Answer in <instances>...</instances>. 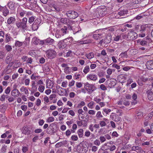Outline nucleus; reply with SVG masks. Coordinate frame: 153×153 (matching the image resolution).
<instances>
[{
  "mask_svg": "<svg viewBox=\"0 0 153 153\" xmlns=\"http://www.w3.org/2000/svg\"><path fill=\"white\" fill-rule=\"evenodd\" d=\"M27 19L26 17H24L21 22H16V24L18 28H22L23 30L27 29Z\"/></svg>",
  "mask_w": 153,
  "mask_h": 153,
  "instance_id": "nucleus-1",
  "label": "nucleus"
},
{
  "mask_svg": "<svg viewBox=\"0 0 153 153\" xmlns=\"http://www.w3.org/2000/svg\"><path fill=\"white\" fill-rule=\"evenodd\" d=\"M66 15L68 19H73L78 16V13L73 10H70L66 12Z\"/></svg>",
  "mask_w": 153,
  "mask_h": 153,
  "instance_id": "nucleus-2",
  "label": "nucleus"
},
{
  "mask_svg": "<svg viewBox=\"0 0 153 153\" xmlns=\"http://www.w3.org/2000/svg\"><path fill=\"white\" fill-rule=\"evenodd\" d=\"M84 85L85 88L89 94L92 93L96 89L94 85L90 84L87 82L85 83Z\"/></svg>",
  "mask_w": 153,
  "mask_h": 153,
  "instance_id": "nucleus-3",
  "label": "nucleus"
},
{
  "mask_svg": "<svg viewBox=\"0 0 153 153\" xmlns=\"http://www.w3.org/2000/svg\"><path fill=\"white\" fill-rule=\"evenodd\" d=\"M137 36V33L134 32L133 30H131L128 33L127 39L128 40H133L136 39Z\"/></svg>",
  "mask_w": 153,
  "mask_h": 153,
  "instance_id": "nucleus-4",
  "label": "nucleus"
},
{
  "mask_svg": "<svg viewBox=\"0 0 153 153\" xmlns=\"http://www.w3.org/2000/svg\"><path fill=\"white\" fill-rule=\"evenodd\" d=\"M41 23V20L40 19L37 18L32 25V28L34 31L36 30L39 27V26Z\"/></svg>",
  "mask_w": 153,
  "mask_h": 153,
  "instance_id": "nucleus-5",
  "label": "nucleus"
},
{
  "mask_svg": "<svg viewBox=\"0 0 153 153\" xmlns=\"http://www.w3.org/2000/svg\"><path fill=\"white\" fill-rule=\"evenodd\" d=\"M46 53L48 57L50 59H53L55 57L56 54V52L55 51L52 50H47Z\"/></svg>",
  "mask_w": 153,
  "mask_h": 153,
  "instance_id": "nucleus-6",
  "label": "nucleus"
},
{
  "mask_svg": "<svg viewBox=\"0 0 153 153\" xmlns=\"http://www.w3.org/2000/svg\"><path fill=\"white\" fill-rule=\"evenodd\" d=\"M71 39V38L65 39L64 40H61L59 42L58 44L59 48L60 49L65 48L67 45V44H65L66 41H68V40Z\"/></svg>",
  "mask_w": 153,
  "mask_h": 153,
  "instance_id": "nucleus-7",
  "label": "nucleus"
},
{
  "mask_svg": "<svg viewBox=\"0 0 153 153\" xmlns=\"http://www.w3.org/2000/svg\"><path fill=\"white\" fill-rule=\"evenodd\" d=\"M54 126L56 127V125L55 123H53L50 124L47 129V133L50 134L54 133L56 131Z\"/></svg>",
  "mask_w": 153,
  "mask_h": 153,
  "instance_id": "nucleus-8",
  "label": "nucleus"
},
{
  "mask_svg": "<svg viewBox=\"0 0 153 153\" xmlns=\"http://www.w3.org/2000/svg\"><path fill=\"white\" fill-rule=\"evenodd\" d=\"M16 87L17 86L16 85H14V88L11 93V95L15 97H18L20 94L19 91L16 88Z\"/></svg>",
  "mask_w": 153,
  "mask_h": 153,
  "instance_id": "nucleus-9",
  "label": "nucleus"
},
{
  "mask_svg": "<svg viewBox=\"0 0 153 153\" xmlns=\"http://www.w3.org/2000/svg\"><path fill=\"white\" fill-rule=\"evenodd\" d=\"M146 66L147 69L149 70L153 69V60L148 61L146 63Z\"/></svg>",
  "mask_w": 153,
  "mask_h": 153,
  "instance_id": "nucleus-10",
  "label": "nucleus"
},
{
  "mask_svg": "<svg viewBox=\"0 0 153 153\" xmlns=\"http://www.w3.org/2000/svg\"><path fill=\"white\" fill-rule=\"evenodd\" d=\"M146 93L148 94V98L149 100L152 101L153 100V90H148L146 91Z\"/></svg>",
  "mask_w": 153,
  "mask_h": 153,
  "instance_id": "nucleus-11",
  "label": "nucleus"
},
{
  "mask_svg": "<svg viewBox=\"0 0 153 153\" xmlns=\"http://www.w3.org/2000/svg\"><path fill=\"white\" fill-rule=\"evenodd\" d=\"M22 133L25 134H30L31 132L30 130L27 126L23 127L22 128Z\"/></svg>",
  "mask_w": 153,
  "mask_h": 153,
  "instance_id": "nucleus-12",
  "label": "nucleus"
},
{
  "mask_svg": "<svg viewBox=\"0 0 153 153\" xmlns=\"http://www.w3.org/2000/svg\"><path fill=\"white\" fill-rule=\"evenodd\" d=\"M13 55L12 54H9L6 57L5 59V62L6 64H8L10 62H12Z\"/></svg>",
  "mask_w": 153,
  "mask_h": 153,
  "instance_id": "nucleus-13",
  "label": "nucleus"
},
{
  "mask_svg": "<svg viewBox=\"0 0 153 153\" xmlns=\"http://www.w3.org/2000/svg\"><path fill=\"white\" fill-rule=\"evenodd\" d=\"M87 78L89 79L90 80L93 81H96L97 79V76L93 74H89L87 76Z\"/></svg>",
  "mask_w": 153,
  "mask_h": 153,
  "instance_id": "nucleus-14",
  "label": "nucleus"
},
{
  "mask_svg": "<svg viewBox=\"0 0 153 153\" xmlns=\"http://www.w3.org/2000/svg\"><path fill=\"white\" fill-rule=\"evenodd\" d=\"M45 43L47 44L51 45L53 44L55 41L54 40L50 37H49L45 39Z\"/></svg>",
  "mask_w": 153,
  "mask_h": 153,
  "instance_id": "nucleus-15",
  "label": "nucleus"
},
{
  "mask_svg": "<svg viewBox=\"0 0 153 153\" xmlns=\"http://www.w3.org/2000/svg\"><path fill=\"white\" fill-rule=\"evenodd\" d=\"M139 50L144 51L146 52L148 51L151 48L149 46H143L142 47H139Z\"/></svg>",
  "mask_w": 153,
  "mask_h": 153,
  "instance_id": "nucleus-16",
  "label": "nucleus"
},
{
  "mask_svg": "<svg viewBox=\"0 0 153 153\" xmlns=\"http://www.w3.org/2000/svg\"><path fill=\"white\" fill-rule=\"evenodd\" d=\"M104 39V43L108 44L111 42V37L109 35L107 36Z\"/></svg>",
  "mask_w": 153,
  "mask_h": 153,
  "instance_id": "nucleus-17",
  "label": "nucleus"
},
{
  "mask_svg": "<svg viewBox=\"0 0 153 153\" xmlns=\"http://www.w3.org/2000/svg\"><path fill=\"white\" fill-rule=\"evenodd\" d=\"M2 13L3 15L4 16H6L9 14V11L6 7L3 8Z\"/></svg>",
  "mask_w": 153,
  "mask_h": 153,
  "instance_id": "nucleus-18",
  "label": "nucleus"
},
{
  "mask_svg": "<svg viewBox=\"0 0 153 153\" xmlns=\"http://www.w3.org/2000/svg\"><path fill=\"white\" fill-rule=\"evenodd\" d=\"M128 11L127 9H124L120 10L118 13V14L120 16H124L128 13Z\"/></svg>",
  "mask_w": 153,
  "mask_h": 153,
  "instance_id": "nucleus-19",
  "label": "nucleus"
},
{
  "mask_svg": "<svg viewBox=\"0 0 153 153\" xmlns=\"http://www.w3.org/2000/svg\"><path fill=\"white\" fill-rule=\"evenodd\" d=\"M16 20L14 18L10 17L9 18L7 21V22L8 24L10 25L11 24L14 23Z\"/></svg>",
  "mask_w": 153,
  "mask_h": 153,
  "instance_id": "nucleus-20",
  "label": "nucleus"
},
{
  "mask_svg": "<svg viewBox=\"0 0 153 153\" xmlns=\"http://www.w3.org/2000/svg\"><path fill=\"white\" fill-rule=\"evenodd\" d=\"M140 43L143 46H149V43L145 40H143L140 41Z\"/></svg>",
  "mask_w": 153,
  "mask_h": 153,
  "instance_id": "nucleus-21",
  "label": "nucleus"
},
{
  "mask_svg": "<svg viewBox=\"0 0 153 153\" xmlns=\"http://www.w3.org/2000/svg\"><path fill=\"white\" fill-rule=\"evenodd\" d=\"M102 33H98L97 34H94L93 35V37L95 39L98 40V39L101 38V36L102 35Z\"/></svg>",
  "mask_w": 153,
  "mask_h": 153,
  "instance_id": "nucleus-22",
  "label": "nucleus"
},
{
  "mask_svg": "<svg viewBox=\"0 0 153 153\" xmlns=\"http://www.w3.org/2000/svg\"><path fill=\"white\" fill-rule=\"evenodd\" d=\"M12 38L11 37L10 34L9 33H7L5 35V42H6L7 43L9 42L11 39H12Z\"/></svg>",
  "mask_w": 153,
  "mask_h": 153,
  "instance_id": "nucleus-23",
  "label": "nucleus"
},
{
  "mask_svg": "<svg viewBox=\"0 0 153 153\" xmlns=\"http://www.w3.org/2000/svg\"><path fill=\"white\" fill-rule=\"evenodd\" d=\"M36 17L34 16H31L28 18V22L30 24L33 23L35 21Z\"/></svg>",
  "mask_w": 153,
  "mask_h": 153,
  "instance_id": "nucleus-24",
  "label": "nucleus"
},
{
  "mask_svg": "<svg viewBox=\"0 0 153 153\" xmlns=\"http://www.w3.org/2000/svg\"><path fill=\"white\" fill-rule=\"evenodd\" d=\"M83 147H81L79 145L77 146V150L78 153H84L83 152Z\"/></svg>",
  "mask_w": 153,
  "mask_h": 153,
  "instance_id": "nucleus-25",
  "label": "nucleus"
},
{
  "mask_svg": "<svg viewBox=\"0 0 153 153\" xmlns=\"http://www.w3.org/2000/svg\"><path fill=\"white\" fill-rule=\"evenodd\" d=\"M121 118L118 115H115L113 117L112 120L118 122L120 120Z\"/></svg>",
  "mask_w": 153,
  "mask_h": 153,
  "instance_id": "nucleus-26",
  "label": "nucleus"
},
{
  "mask_svg": "<svg viewBox=\"0 0 153 153\" xmlns=\"http://www.w3.org/2000/svg\"><path fill=\"white\" fill-rule=\"evenodd\" d=\"M86 56L89 59H90L94 57V55L93 53H90L88 54H86Z\"/></svg>",
  "mask_w": 153,
  "mask_h": 153,
  "instance_id": "nucleus-27",
  "label": "nucleus"
},
{
  "mask_svg": "<svg viewBox=\"0 0 153 153\" xmlns=\"http://www.w3.org/2000/svg\"><path fill=\"white\" fill-rule=\"evenodd\" d=\"M33 43L36 45H37L39 43V39H38L36 37H34L33 39Z\"/></svg>",
  "mask_w": 153,
  "mask_h": 153,
  "instance_id": "nucleus-28",
  "label": "nucleus"
},
{
  "mask_svg": "<svg viewBox=\"0 0 153 153\" xmlns=\"http://www.w3.org/2000/svg\"><path fill=\"white\" fill-rule=\"evenodd\" d=\"M83 130L82 129H79L77 132L78 135L79 137H82L83 136Z\"/></svg>",
  "mask_w": 153,
  "mask_h": 153,
  "instance_id": "nucleus-29",
  "label": "nucleus"
},
{
  "mask_svg": "<svg viewBox=\"0 0 153 153\" xmlns=\"http://www.w3.org/2000/svg\"><path fill=\"white\" fill-rule=\"evenodd\" d=\"M7 4L8 5V6L10 9H13L14 8L15 3L13 2L10 1L8 2Z\"/></svg>",
  "mask_w": 153,
  "mask_h": 153,
  "instance_id": "nucleus-30",
  "label": "nucleus"
},
{
  "mask_svg": "<svg viewBox=\"0 0 153 153\" xmlns=\"http://www.w3.org/2000/svg\"><path fill=\"white\" fill-rule=\"evenodd\" d=\"M120 56L121 57H122L127 58L128 57L127 51H126L124 52H122L120 54Z\"/></svg>",
  "mask_w": 153,
  "mask_h": 153,
  "instance_id": "nucleus-31",
  "label": "nucleus"
},
{
  "mask_svg": "<svg viewBox=\"0 0 153 153\" xmlns=\"http://www.w3.org/2000/svg\"><path fill=\"white\" fill-rule=\"evenodd\" d=\"M11 69H9L6 67L4 69L3 72L6 74H9L12 72Z\"/></svg>",
  "mask_w": 153,
  "mask_h": 153,
  "instance_id": "nucleus-32",
  "label": "nucleus"
},
{
  "mask_svg": "<svg viewBox=\"0 0 153 153\" xmlns=\"http://www.w3.org/2000/svg\"><path fill=\"white\" fill-rule=\"evenodd\" d=\"M146 27L145 26V25H141L140 26V31L141 32H141H143L144 31H146Z\"/></svg>",
  "mask_w": 153,
  "mask_h": 153,
  "instance_id": "nucleus-33",
  "label": "nucleus"
},
{
  "mask_svg": "<svg viewBox=\"0 0 153 153\" xmlns=\"http://www.w3.org/2000/svg\"><path fill=\"white\" fill-rule=\"evenodd\" d=\"M20 90L22 91H25V94H27L28 91L27 89L26 88L24 87V86H22L20 89Z\"/></svg>",
  "mask_w": 153,
  "mask_h": 153,
  "instance_id": "nucleus-34",
  "label": "nucleus"
},
{
  "mask_svg": "<svg viewBox=\"0 0 153 153\" xmlns=\"http://www.w3.org/2000/svg\"><path fill=\"white\" fill-rule=\"evenodd\" d=\"M74 22V21L72 20H70L69 22V24H67V26H66L67 28V29L69 30H72V26L69 25V24H71L73 23Z\"/></svg>",
  "mask_w": 153,
  "mask_h": 153,
  "instance_id": "nucleus-35",
  "label": "nucleus"
},
{
  "mask_svg": "<svg viewBox=\"0 0 153 153\" xmlns=\"http://www.w3.org/2000/svg\"><path fill=\"white\" fill-rule=\"evenodd\" d=\"M68 20L67 19L62 18L60 20V22L64 24H68Z\"/></svg>",
  "mask_w": 153,
  "mask_h": 153,
  "instance_id": "nucleus-36",
  "label": "nucleus"
},
{
  "mask_svg": "<svg viewBox=\"0 0 153 153\" xmlns=\"http://www.w3.org/2000/svg\"><path fill=\"white\" fill-rule=\"evenodd\" d=\"M90 68L89 66L87 65L86 66L83 71V72L85 74L87 73L89 71Z\"/></svg>",
  "mask_w": 153,
  "mask_h": 153,
  "instance_id": "nucleus-37",
  "label": "nucleus"
},
{
  "mask_svg": "<svg viewBox=\"0 0 153 153\" xmlns=\"http://www.w3.org/2000/svg\"><path fill=\"white\" fill-rule=\"evenodd\" d=\"M141 2V0H131V3L133 4H137Z\"/></svg>",
  "mask_w": 153,
  "mask_h": 153,
  "instance_id": "nucleus-38",
  "label": "nucleus"
},
{
  "mask_svg": "<svg viewBox=\"0 0 153 153\" xmlns=\"http://www.w3.org/2000/svg\"><path fill=\"white\" fill-rule=\"evenodd\" d=\"M22 44L23 43L22 42H20L18 41H16L15 43V45L16 47H20L22 45Z\"/></svg>",
  "mask_w": 153,
  "mask_h": 153,
  "instance_id": "nucleus-39",
  "label": "nucleus"
},
{
  "mask_svg": "<svg viewBox=\"0 0 153 153\" xmlns=\"http://www.w3.org/2000/svg\"><path fill=\"white\" fill-rule=\"evenodd\" d=\"M67 28L66 26H64L61 29V31L64 33H67Z\"/></svg>",
  "mask_w": 153,
  "mask_h": 153,
  "instance_id": "nucleus-40",
  "label": "nucleus"
},
{
  "mask_svg": "<svg viewBox=\"0 0 153 153\" xmlns=\"http://www.w3.org/2000/svg\"><path fill=\"white\" fill-rule=\"evenodd\" d=\"M5 48L8 52L11 51L12 49L11 46L10 45H6L5 46Z\"/></svg>",
  "mask_w": 153,
  "mask_h": 153,
  "instance_id": "nucleus-41",
  "label": "nucleus"
},
{
  "mask_svg": "<svg viewBox=\"0 0 153 153\" xmlns=\"http://www.w3.org/2000/svg\"><path fill=\"white\" fill-rule=\"evenodd\" d=\"M54 118L53 117H49L47 120V122L50 123L51 122L54 121Z\"/></svg>",
  "mask_w": 153,
  "mask_h": 153,
  "instance_id": "nucleus-42",
  "label": "nucleus"
},
{
  "mask_svg": "<svg viewBox=\"0 0 153 153\" xmlns=\"http://www.w3.org/2000/svg\"><path fill=\"white\" fill-rule=\"evenodd\" d=\"M45 89V87L42 85H40L38 88L39 91L41 92H43Z\"/></svg>",
  "mask_w": 153,
  "mask_h": 153,
  "instance_id": "nucleus-43",
  "label": "nucleus"
},
{
  "mask_svg": "<svg viewBox=\"0 0 153 153\" xmlns=\"http://www.w3.org/2000/svg\"><path fill=\"white\" fill-rule=\"evenodd\" d=\"M146 27V30L148 31L149 30L150 28L152 27V25L151 24H145Z\"/></svg>",
  "mask_w": 153,
  "mask_h": 153,
  "instance_id": "nucleus-44",
  "label": "nucleus"
},
{
  "mask_svg": "<svg viewBox=\"0 0 153 153\" xmlns=\"http://www.w3.org/2000/svg\"><path fill=\"white\" fill-rule=\"evenodd\" d=\"M94 104V102L93 101H91L88 103V106L90 108H92Z\"/></svg>",
  "mask_w": 153,
  "mask_h": 153,
  "instance_id": "nucleus-45",
  "label": "nucleus"
},
{
  "mask_svg": "<svg viewBox=\"0 0 153 153\" xmlns=\"http://www.w3.org/2000/svg\"><path fill=\"white\" fill-rule=\"evenodd\" d=\"M49 86L48 85V84L46 85V88H51L53 86V82L52 81H51L49 83Z\"/></svg>",
  "mask_w": 153,
  "mask_h": 153,
  "instance_id": "nucleus-46",
  "label": "nucleus"
},
{
  "mask_svg": "<svg viewBox=\"0 0 153 153\" xmlns=\"http://www.w3.org/2000/svg\"><path fill=\"white\" fill-rule=\"evenodd\" d=\"M14 63L13 62H10L8 64V65L6 67L8 68L11 69V68L12 67Z\"/></svg>",
  "mask_w": 153,
  "mask_h": 153,
  "instance_id": "nucleus-47",
  "label": "nucleus"
},
{
  "mask_svg": "<svg viewBox=\"0 0 153 153\" xmlns=\"http://www.w3.org/2000/svg\"><path fill=\"white\" fill-rule=\"evenodd\" d=\"M96 117L98 118L102 117V115H101V112L100 111H98L96 114Z\"/></svg>",
  "mask_w": 153,
  "mask_h": 153,
  "instance_id": "nucleus-48",
  "label": "nucleus"
},
{
  "mask_svg": "<svg viewBox=\"0 0 153 153\" xmlns=\"http://www.w3.org/2000/svg\"><path fill=\"white\" fill-rule=\"evenodd\" d=\"M131 68H133V67L127 66L123 68V69L124 71H127L130 69Z\"/></svg>",
  "mask_w": 153,
  "mask_h": 153,
  "instance_id": "nucleus-49",
  "label": "nucleus"
},
{
  "mask_svg": "<svg viewBox=\"0 0 153 153\" xmlns=\"http://www.w3.org/2000/svg\"><path fill=\"white\" fill-rule=\"evenodd\" d=\"M43 69L46 72H48L50 71L48 65H45L43 68Z\"/></svg>",
  "mask_w": 153,
  "mask_h": 153,
  "instance_id": "nucleus-50",
  "label": "nucleus"
},
{
  "mask_svg": "<svg viewBox=\"0 0 153 153\" xmlns=\"http://www.w3.org/2000/svg\"><path fill=\"white\" fill-rule=\"evenodd\" d=\"M63 144L62 142L59 143H57L55 145V147L56 148H59L61 146L63 145Z\"/></svg>",
  "mask_w": 153,
  "mask_h": 153,
  "instance_id": "nucleus-51",
  "label": "nucleus"
},
{
  "mask_svg": "<svg viewBox=\"0 0 153 153\" xmlns=\"http://www.w3.org/2000/svg\"><path fill=\"white\" fill-rule=\"evenodd\" d=\"M26 13V11H25L24 10L22 11L21 12H20L19 13V15L21 17H23L24 16V15Z\"/></svg>",
  "mask_w": 153,
  "mask_h": 153,
  "instance_id": "nucleus-52",
  "label": "nucleus"
},
{
  "mask_svg": "<svg viewBox=\"0 0 153 153\" xmlns=\"http://www.w3.org/2000/svg\"><path fill=\"white\" fill-rule=\"evenodd\" d=\"M143 115V113L142 112H139L136 114V116L137 117H142Z\"/></svg>",
  "mask_w": 153,
  "mask_h": 153,
  "instance_id": "nucleus-53",
  "label": "nucleus"
},
{
  "mask_svg": "<svg viewBox=\"0 0 153 153\" xmlns=\"http://www.w3.org/2000/svg\"><path fill=\"white\" fill-rule=\"evenodd\" d=\"M10 91V87H8L7 88L5 91V92L6 94H9Z\"/></svg>",
  "mask_w": 153,
  "mask_h": 153,
  "instance_id": "nucleus-54",
  "label": "nucleus"
},
{
  "mask_svg": "<svg viewBox=\"0 0 153 153\" xmlns=\"http://www.w3.org/2000/svg\"><path fill=\"white\" fill-rule=\"evenodd\" d=\"M112 67H113L117 69H120V67L119 65H118L115 63H114L112 65Z\"/></svg>",
  "mask_w": 153,
  "mask_h": 153,
  "instance_id": "nucleus-55",
  "label": "nucleus"
},
{
  "mask_svg": "<svg viewBox=\"0 0 153 153\" xmlns=\"http://www.w3.org/2000/svg\"><path fill=\"white\" fill-rule=\"evenodd\" d=\"M144 16L145 15H144V14L138 15L136 17V19L137 20H139L142 18L143 17V16Z\"/></svg>",
  "mask_w": 153,
  "mask_h": 153,
  "instance_id": "nucleus-56",
  "label": "nucleus"
},
{
  "mask_svg": "<svg viewBox=\"0 0 153 153\" xmlns=\"http://www.w3.org/2000/svg\"><path fill=\"white\" fill-rule=\"evenodd\" d=\"M71 139L73 140L76 141L77 140L78 138L77 136L74 135L71 137Z\"/></svg>",
  "mask_w": 153,
  "mask_h": 153,
  "instance_id": "nucleus-57",
  "label": "nucleus"
},
{
  "mask_svg": "<svg viewBox=\"0 0 153 153\" xmlns=\"http://www.w3.org/2000/svg\"><path fill=\"white\" fill-rule=\"evenodd\" d=\"M39 77V76H34V74H33L31 76L30 78L32 80H35L36 78Z\"/></svg>",
  "mask_w": 153,
  "mask_h": 153,
  "instance_id": "nucleus-58",
  "label": "nucleus"
},
{
  "mask_svg": "<svg viewBox=\"0 0 153 153\" xmlns=\"http://www.w3.org/2000/svg\"><path fill=\"white\" fill-rule=\"evenodd\" d=\"M112 69L111 68H108L107 71V73L108 75H110L112 73Z\"/></svg>",
  "mask_w": 153,
  "mask_h": 153,
  "instance_id": "nucleus-59",
  "label": "nucleus"
},
{
  "mask_svg": "<svg viewBox=\"0 0 153 153\" xmlns=\"http://www.w3.org/2000/svg\"><path fill=\"white\" fill-rule=\"evenodd\" d=\"M100 88L103 90H105L107 89V88L103 84H102L100 86Z\"/></svg>",
  "mask_w": 153,
  "mask_h": 153,
  "instance_id": "nucleus-60",
  "label": "nucleus"
},
{
  "mask_svg": "<svg viewBox=\"0 0 153 153\" xmlns=\"http://www.w3.org/2000/svg\"><path fill=\"white\" fill-rule=\"evenodd\" d=\"M100 124L101 127H103L105 126L106 124L104 121H102L100 122Z\"/></svg>",
  "mask_w": 153,
  "mask_h": 153,
  "instance_id": "nucleus-61",
  "label": "nucleus"
},
{
  "mask_svg": "<svg viewBox=\"0 0 153 153\" xmlns=\"http://www.w3.org/2000/svg\"><path fill=\"white\" fill-rule=\"evenodd\" d=\"M100 139L102 143L104 142L105 140V138L104 136H101L100 137Z\"/></svg>",
  "mask_w": 153,
  "mask_h": 153,
  "instance_id": "nucleus-62",
  "label": "nucleus"
},
{
  "mask_svg": "<svg viewBox=\"0 0 153 153\" xmlns=\"http://www.w3.org/2000/svg\"><path fill=\"white\" fill-rule=\"evenodd\" d=\"M56 97V95L55 94H51L49 97L50 100H52L53 98H55Z\"/></svg>",
  "mask_w": 153,
  "mask_h": 153,
  "instance_id": "nucleus-63",
  "label": "nucleus"
},
{
  "mask_svg": "<svg viewBox=\"0 0 153 153\" xmlns=\"http://www.w3.org/2000/svg\"><path fill=\"white\" fill-rule=\"evenodd\" d=\"M39 62L41 64L44 63L45 61V59L43 57H41L39 59Z\"/></svg>",
  "mask_w": 153,
  "mask_h": 153,
  "instance_id": "nucleus-64",
  "label": "nucleus"
}]
</instances>
